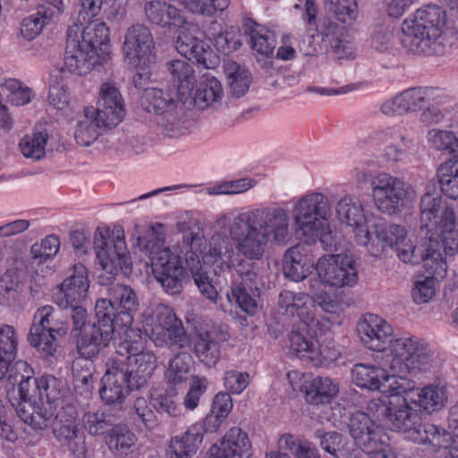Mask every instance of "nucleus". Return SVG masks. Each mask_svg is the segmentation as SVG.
Wrapping results in <instances>:
<instances>
[{"label":"nucleus","mask_w":458,"mask_h":458,"mask_svg":"<svg viewBox=\"0 0 458 458\" xmlns=\"http://www.w3.org/2000/svg\"><path fill=\"white\" fill-rule=\"evenodd\" d=\"M216 223L223 233H215L208 242L193 233L184 236L190 245L187 268L201 294L212 302L218 293L205 267L233 268L243 282L253 284L258 278L254 262L262 259L268 243L285 245L291 239L288 212L279 206L231 210Z\"/></svg>","instance_id":"obj_1"},{"label":"nucleus","mask_w":458,"mask_h":458,"mask_svg":"<svg viewBox=\"0 0 458 458\" xmlns=\"http://www.w3.org/2000/svg\"><path fill=\"white\" fill-rule=\"evenodd\" d=\"M357 331L363 344L377 352L376 360L391 371L410 373L421 379L437 367L428 345L416 336L393 339V327L383 318L369 313L358 322Z\"/></svg>","instance_id":"obj_2"},{"label":"nucleus","mask_w":458,"mask_h":458,"mask_svg":"<svg viewBox=\"0 0 458 458\" xmlns=\"http://www.w3.org/2000/svg\"><path fill=\"white\" fill-rule=\"evenodd\" d=\"M107 298H101L95 305L97 324L87 328L81 347L89 355L99 353L108 346L114 335H127L133 328V315L138 310L139 300L129 285L109 283Z\"/></svg>","instance_id":"obj_3"},{"label":"nucleus","mask_w":458,"mask_h":458,"mask_svg":"<svg viewBox=\"0 0 458 458\" xmlns=\"http://www.w3.org/2000/svg\"><path fill=\"white\" fill-rule=\"evenodd\" d=\"M109 29L99 19L87 24L73 23L67 30L64 69L76 75L88 74L109 51Z\"/></svg>","instance_id":"obj_4"},{"label":"nucleus","mask_w":458,"mask_h":458,"mask_svg":"<svg viewBox=\"0 0 458 458\" xmlns=\"http://www.w3.org/2000/svg\"><path fill=\"white\" fill-rule=\"evenodd\" d=\"M137 244L149 256L153 275L164 290L171 295L181 293L184 269L177 250L164 246L163 225L150 226L144 236L137 238Z\"/></svg>","instance_id":"obj_5"},{"label":"nucleus","mask_w":458,"mask_h":458,"mask_svg":"<svg viewBox=\"0 0 458 458\" xmlns=\"http://www.w3.org/2000/svg\"><path fill=\"white\" fill-rule=\"evenodd\" d=\"M420 228L426 231L424 238L434 246L441 244L446 255L453 256L458 250L455 210L452 205H444L437 191H428L421 198Z\"/></svg>","instance_id":"obj_6"},{"label":"nucleus","mask_w":458,"mask_h":458,"mask_svg":"<svg viewBox=\"0 0 458 458\" xmlns=\"http://www.w3.org/2000/svg\"><path fill=\"white\" fill-rule=\"evenodd\" d=\"M119 337L115 350L120 357L114 360L129 377L131 389H139L152 377L157 366V358L152 351L144 350L140 330H131Z\"/></svg>","instance_id":"obj_7"},{"label":"nucleus","mask_w":458,"mask_h":458,"mask_svg":"<svg viewBox=\"0 0 458 458\" xmlns=\"http://www.w3.org/2000/svg\"><path fill=\"white\" fill-rule=\"evenodd\" d=\"M443 24L444 12L440 7L428 5L417 10L413 18L403 24V46L414 54H432Z\"/></svg>","instance_id":"obj_8"},{"label":"nucleus","mask_w":458,"mask_h":458,"mask_svg":"<svg viewBox=\"0 0 458 458\" xmlns=\"http://www.w3.org/2000/svg\"><path fill=\"white\" fill-rule=\"evenodd\" d=\"M377 360L380 367L362 363L353 366L352 379L357 386L378 391L386 396L408 394L415 388L414 382L408 378L412 377L410 373L391 371L379 360Z\"/></svg>","instance_id":"obj_9"},{"label":"nucleus","mask_w":458,"mask_h":458,"mask_svg":"<svg viewBox=\"0 0 458 458\" xmlns=\"http://www.w3.org/2000/svg\"><path fill=\"white\" fill-rule=\"evenodd\" d=\"M93 245L96 259L103 271L98 276L99 284H107L117 274L118 267H128L130 258L123 232L110 231L107 227H98L94 233Z\"/></svg>","instance_id":"obj_10"},{"label":"nucleus","mask_w":458,"mask_h":458,"mask_svg":"<svg viewBox=\"0 0 458 458\" xmlns=\"http://www.w3.org/2000/svg\"><path fill=\"white\" fill-rule=\"evenodd\" d=\"M145 331L156 346L184 348L190 343L182 321L172 308L163 303H156L151 307L146 319Z\"/></svg>","instance_id":"obj_11"},{"label":"nucleus","mask_w":458,"mask_h":458,"mask_svg":"<svg viewBox=\"0 0 458 458\" xmlns=\"http://www.w3.org/2000/svg\"><path fill=\"white\" fill-rule=\"evenodd\" d=\"M292 213L297 232L302 237H314L331 217L332 207L325 194L309 192L293 203Z\"/></svg>","instance_id":"obj_12"},{"label":"nucleus","mask_w":458,"mask_h":458,"mask_svg":"<svg viewBox=\"0 0 458 458\" xmlns=\"http://www.w3.org/2000/svg\"><path fill=\"white\" fill-rule=\"evenodd\" d=\"M403 394L372 399L367 410L378 421L385 420L394 429L403 434L420 422V411L412 407L414 401L403 396Z\"/></svg>","instance_id":"obj_13"},{"label":"nucleus","mask_w":458,"mask_h":458,"mask_svg":"<svg viewBox=\"0 0 458 458\" xmlns=\"http://www.w3.org/2000/svg\"><path fill=\"white\" fill-rule=\"evenodd\" d=\"M371 191L377 208L387 215L400 213L413 197L410 187L386 173H381L372 179Z\"/></svg>","instance_id":"obj_14"},{"label":"nucleus","mask_w":458,"mask_h":458,"mask_svg":"<svg viewBox=\"0 0 458 458\" xmlns=\"http://www.w3.org/2000/svg\"><path fill=\"white\" fill-rule=\"evenodd\" d=\"M154 48V38L147 26L137 23L127 29L123 54L131 67L143 72L155 63Z\"/></svg>","instance_id":"obj_15"},{"label":"nucleus","mask_w":458,"mask_h":458,"mask_svg":"<svg viewBox=\"0 0 458 458\" xmlns=\"http://www.w3.org/2000/svg\"><path fill=\"white\" fill-rule=\"evenodd\" d=\"M316 269L321 283L332 288L352 287L358 282L356 261L348 255L324 256L317 261Z\"/></svg>","instance_id":"obj_16"},{"label":"nucleus","mask_w":458,"mask_h":458,"mask_svg":"<svg viewBox=\"0 0 458 458\" xmlns=\"http://www.w3.org/2000/svg\"><path fill=\"white\" fill-rule=\"evenodd\" d=\"M175 48L188 60H196L206 68H210L213 55L209 46L199 38V27L184 19L182 25L176 26Z\"/></svg>","instance_id":"obj_17"},{"label":"nucleus","mask_w":458,"mask_h":458,"mask_svg":"<svg viewBox=\"0 0 458 458\" xmlns=\"http://www.w3.org/2000/svg\"><path fill=\"white\" fill-rule=\"evenodd\" d=\"M338 220L351 228L356 242L366 244L369 242L368 232L370 220L364 213V209L360 201L351 196L343 197L335 207Z\"/></svg>","instance_id":"obj_18"},{"label":"nucleus","mask_w":458,"mask_h":458,"mask_svg":"<svg viewBox=\"0 0 458 458\" xmlns=\"http://www.w3.org/2000/svg\"><path fill=\"white\" fill-rule=\"evenodd\" d=\"M89 289V279L87 267L81 263L75 264L72 274L60 284L55 295V302L62 309L82 303L88 298Z\"/></svg>","instance_id":"obj_19"},{"label":"nucleus","mask_w":458,"mask_h":458,"mask_svg":"<svg viewBox=\"0 0 458 458\" xmlns=\"http://www.w3.org/2000/svg\"><path fill=\"white\" fill-rule=\"evenodd\" d=\"M425 268L429 276L417 279L411 290V298L417 304L427 303L433 299L437 283L445 276L447 271L442 254L437 253L426 259Z\"/></svg>","instance_id":"obj_20"},{"label":"nucleus","mask_w":458,"mask_h":458,"mask_svg":"<svg viewBox=\"0 0 458 458\" xmlns=\"http://www.w3.org/2000/svg\"><path fill=\"white\" fill-rule=\"evenodd\" d=\"M95 110L109 128L117 126L125 115L123 98L117 87L110 81L102 83Z\"/></svg>","instance_id":"obj_21"},{"label":"nucleus","mask_w":458,"mask_h":458,"mask_svg":"<svg viewBox=\"0 0 458 458\" xmlns=\"http://www.w3.org/2000/svg\"><path fill=\"white\" fill-rule=\"evenodd\" d=\"M374 228V235L368 232L369 242L360 244L367 249L372 256H378L386 248H395L403 238H406L407 231L404 226L396 224H386L385 222H374L371 225Z\"/></svg>","instance_id":"obj_22"},{"label":"nucleus","mask_w":458,"mask_h":458,"mask_svg":"<svg viewBox=\"0 0 458 458\" xmlns=\"http://www.w3.org/2000/svg\"><path fill=\"white\" fill-rule=\"evenodd\" d=\"M210 458H250L251 444L242 428H230L219 443L209 448Z\"/></svg>","instance_id":"obj_23"},{"label":"nucleus","mask_w":458,"mask_h":458,"mask_svg":"<svg viewBox=\"0 0 458 458\" xmlns=\"http://www.w3.org/2000/svg\"><path fill=\"white\" fill-rule=\"evenodd\" d=\"M128 378L122 367H119L114 359L112 360L101 379V399L109 404L122 403L130 390H132Z\"/></svg>","instance_id":"obj_24"},{"label":"nucleus","mask_w":458,"mask_h":458,"mask_svg":"<svg viewBox=\"0 0 458 458\" xmlns=\"http://www.w3.org/2000/svg\"><path fill=\"white\" fill-rule=\"evenodd\" d=\"M363 411H355L351 415L349 431L357 445L363 451L371 450L382 440L381 431L376 426V419Z\"/></svg>","instance_id":"obj_25"},{"label":"nucleus","mask_w":458,"mask_h":458,"mask_svg":"<svg viewBox=\"0 0 458 458\" xmlns=\"http://www.w3.org/2000/svg\"><path fill=\"white\" fill-rule=\"evenodd\" d=\"M278 306L286 316L298 317L303 323V331L314 321V306L307 293L284 290L278 296Z\"/></svg>","instance_id":"obj_26"},{"label":"nucleus","mask_w":458,"mask_h":458,"mask_svg":"<svg viewBox=\"0 0 458 458\" xmlns=\"http://www.w3.org/2000/svg\"><path fill=\"white\" fill-rule=\"evenodd\" d=\"M104 128H109V126L100 121L95 107H84L75 118L74 140L78 145L89 147L98 138Z\"/></svg>","instance_id":"obj_27"},{"label":"nucleus","mask_w":458,"mask_h":458,"mask_svg":"<svg viewBox=\"0 0 458 458\" xmlns=\"http://www.w3.org/2000/svg\"><path fill=\"white\" fill-rule=\"evenodd\" d=\"M56 405L36 401L20 402L16 409L18 416L33 428H47L56 412Z\"/></svg>","instance_id":"obj_28"},{"label":"nucleus","mask_w":458,"mask_h":458,"mask_svg":"<svg viewBox=\"0 0 458 458\" xmlns=\"http://www.w3.org/2000/svg\"><path fill=\"white\" fill-rule=\"evenodd\" d=\"M144 11L148 21L162 28L175 29L185 19L177 7L161 0L147 2Z\"/></svg>","instance_id":"obj_29"},{"label":"nucleus","mask_w":458,"mask_h":458,"mask_svg":"<svg viewBox=\"0 0 458 458\" xmlns=\"http://www.w3.org/2000/svg\"><path fill=\"white\" fill-rule=\"evenodd\" d=\"M441 244L434 246L430 240L425 238V242L418 246L415 243V237L413 235L406 234L402 242L395 247L398 258L404 263L417 264L420 261L426 265V259L434 256L435 253L442 254Z\"/></svg>","instance_id":"obj_30"},{"label":"nucleus","mask_w":458,"mask_h":458,"mask_svg":"<svg viewBox=\"0 0 458 458\" xmlns=\"http://www.w3.org/2000/svg\"><path fill=\"white\" fill-rule=\"evenodd\" d=\"M11 372L7 377L8 389L18 385L21 402L32 401V398L38 394V379L32 377V369L26 361L18 360L13 364Z\"/></svg>","instance_id":"obj_31"},{"label":"nucleus","mask_w":458,"mask_h":458,"mask_svg":"<svg viewBox=\"0 0 458 458\" xmlns=\"http://www.w3.org/2000/svg\"><path fill=\"white\" fill-rule=\"evenodd\" d=\"M167 71L176 88L177 97L186 101L196 81L192 65L184 59L172 60L167 63Z\"/></svg>","instance_id":"obj_32"},{"label":"nucleus","mask_w":458,"mask_h":458,"mask_svg":"<svg viewBox=\"0 0 458 458\" xmlns=\"http://www.w3.org/2000/svg\"><path fill=\"white\" fill-rule=\"evenodd\" d=\"M203 434L200 426L189 428L180 437L172 438L168 448V458H191L202 442Z\"/></svg>","instance_id":"obj_33"},{"label":"nucleus","mask_w":458,"mask_h":458,"mask_svg":"<svg viewBox=\"0 0 458 458\" xmlns=\"http://www.w3.org/2000/svg\"><path fill=\"white\" fill-rule=\"evenodd\" d=\"M223 97L224 89L220 81L213 76H206L197 85L192 101L196 108L204 110L219 105L222 102Z\"/></svg>","instance_id":"obj_34"},{"label":"nucleus","mask_w":458,"mask_h":458,"mask_svg":"<svg viewBox=\"0 0 458 458\" xmlns=\"http://www.w3.org/2000/svg\"><path fill=\"white\" fill-rule=\"evenodd\" d=\"M310 273V261L303 247L290 248L284 256V274L294 282L305 279Z\"/></svg>","instance_id":"obj_35"},{"label":"nucleus","mask_w":458,"mask_h":458,"mask_svg":"<svg viewBox=\"0 0 458 458\" xmlns=\"http://www.w3.org/2000/svg\"><path fill=\"white\" fill-rule=\"evenodd\" d=\"M175 96H177L175 90L165 92L160 89L148 88L144 89L141 105L148 112H155L163 116L166 113L175 110Z\"/></svg>","instance_id":"obj_36"},{"label":"nucleus","mask_w":458,"mask_h":458,"mask_svg":"<svg viewBox=\"0 0 458 458\" xmlns=\"http://www.w3.org/2000/svg\"><path fill=\"white\" fill-rule=\"evenodd\" d=\"M193 351L200 362L211 368L220 358V347L212 332L198 333L193 340Z\"/></svg>","instance_id":"obj_37"},{"label":"nucleus","mask_w":458,"mask_h":458,"mask_svg":"<svg viewBox=\"0 0 458 458\" xmlns=\"http://www.w3.org/2000/svg\"><path fill=\"white\" fill-rule=\"evenodd\" d=\"M224 72L229 94L234 98H241L247 93L251 82V76L247 69L233 61H228L224 64Z\"/></svg>","instance_id":"obj_38"},{"label":"nucleus","mask_w":458,"mask_h":458,"mask_svg":"<svg viewBox=\"0 0 458 458\" xmlns=\"http://www.w3.org/2000/svg\"><path fill=\"white\" fill-rule=\"evenodd\" d=\"M47 141V131L41 127H35L31 133L22 137L19 143V148L24 157L38 161L46 155Z\"/></svg>","instance_id":"obj_39"},{"label":"nucleus","mask_w":458,"mask_h":458,"mask_svg":"<svg viewBox=\"0 0 458 458\" xmlns=\"http://www.w3.org/2000/svg\"><path fill=\"white\" fill-rule=\"evenodd\" d=\"M418 400L414 401L424 411H436L445 406L447 402V390L445 384L436 382L429 384L417 394Z\"/></svg>","instance_id":"obj_40"},{"label":"nucleus","mask_w":458,"mask_h":458,"mask_svg":"<svg viewBox=\"0 0 458 458\" xmlns=\"http://www.w3.org/2000/svg\"><path fill=\"white\" fill-rule=\"evenodd\" d=\"M316 437L319 439L321 448L335 458H351L352 448L342 434L318 430Z\"/></svg>","instance_id":"obj_41"},{"label":"nucleus","mask_w":458,"mask_h":458,"mask_svg":"<svg viewBox=\"0 0 458 458\" xmlns=\"http://www.w3.org/2000/svg\"><path fill=\"white\" fill-rule=\"evenodd\" d=\"M136 442V436L127 426L116 425L110 430L107 445L116 456H126L132 453Z\"/></svg>","instance_id":"obj_42"},{"label":"nucleus","mask_w":458,"mask_h":458,"mask_svg":"<svg viewBox=\"0 0 458 458\" xmlns=\"http://www.w3.org/2000/svg\"><path fill=\"white\" fill-rule=\"evenodd\" d=\"M32 324H38L42 328L59 335H65L68 330L67 322L63 319L61 311L49 305L37 310Z\"/></svg>","instance_id":"obj_43"},{"label":"nucleus","mask_w":458,"mask_h":458,"mask_svg":"<svg viewBox=\"0 0 458 458\" xmlns=\"http://www.w3.org/2000/svg\"><path fill=\"white\" fill-rule=\"evenodd\" d=\"M192 357L187 352L177 353L170 361L165 377L169 383L178 385L186 382L191 372Z\"/></svg>","instance_id":"obj_44"},{"label":"nucleus","mask_w":458,"mask_h":458,"mask_svg":"<svg viewBox=\"0 0 458 458\" xmlns=\"http://www.w3.org/2000/svg\"><path fill=\"white\" fill-rule=\"evenodd\" d=\"M54 417L53 433L61 444L74 438L80 433L72 409L69 408L58 413L55 412Z\"/></svg>","instance_id":"obj_45"},{"label":"nucleus","mask_w":458,"mask_h":458,"mask_svg":"<svg viewBox=\"0 0 458 458\" xmlns=\"http://www.w3.org/2000/svg\"><path fill=\"white\" fill-rule=\"evenodd\" d=\"M251 49L263 56H270L275 48L272 33L264 26L253 23L249 29Z\"/></svg>","instance_id":"obj_46"},{"label":"nucleus","mask_w":458,"mask_h":458,"mask_svg":"<svg viewBox=\"0 0 458 458\" xmlns=\"http://www.w3.org/2000/svg\"><path fill=\"white\" fill-rule=\"evenodd\" d=\"M310 297L312 305L319 307L322 311L330 315H340L344 311V303L340 294L328 293L324 289H316L313 284Z\"/></svg>","instance_id":"obj_47"},{"label":"nucleus","mask_w":458,"mask_h":458,"mask_svg":"<svg viewBox=\"0 0 458 458\" xmlns=\"http://www.w3.org/2000/svg\"><path fill=\"white\" fill-rule=\"evenodd\" d=\"M89 359L79 360L73 363V386L81 395H88L93 387L92 364Z\"/></svg>","instance_id":"obj_48"},{"label":"nucleus","mask_w":458,"mask_h":458,"mask_svg":"<svg viewBox=\"0 0 458 458\" xmlns=\"http://www.w3.org/2000/svg\"><path fill=\"white\" fill-rule=\"evenodd\" d=\"M0 88L7 93L9 101L16 106L29 104L33 98L32 90L14 78L3 79L0 81Z\"/></svg>","instance_id":"obj_49"},{"label":"nucleus","mask_w":458,"mask_h":458,"mask_svg":"<svg viewBox=\"0 0 458 458\" xmlns=\"http://www.w3.org/2000/svg\"><path fill=\"white\" fill-rule=\"evenodd\" d=\"M256 185V181L250 177L217 182L205 189L208 195H235L248 191Z\"/></svg>","instance_id":"obj_50"},{"label":"nucleus","mask_w":458,"mask_h":458,"mask_svg":"<svg viewBox=\"0 0 458 458\" xmlns=\"http://www.w3.org/2000/svg\"><path fill=\"white\" fill-rule=\"evenodd\" d=\"M62 383L51 375L38 378L37 391L39 402L59 406L61 400Z\"/></svg>","instance_id":"obj_51"},{"label":"nucleus","mask_w":458,"mask_h":458,"mask_svg":"<svg viewBox=\"0 0 458 458\" xmlns=\"http://www.w3.org/2000/svg\"><path fill=\"white\" fill-rule=\"evenodd\" d=\"M28 340L33 347L46 356H51L55 352V334L38 324H32Z\"/></svg>","instance_id":"obj_52"},{"label":"nucleus","mask_w":458,"mask_h":458,"mask_svg":"<svg viewBox=\"0 0 458 458\" xmlns=\"http://www.w3.org/2000/svg\"><path fill=\"white\" fill-rule=\"evenodd\" d=\"M443 192L450 199L458 198V167L450 160L440 165L437 172Z\"/></svg>","instance_id":"obj_53"},{"label":"nucleus","mask_w":458,"mask_h":458,"mask_svg":"<svg viewBox=\"0 0 458 458\" xmlns=\"http://www.w3.org/2000/svg\"><path fill=\"white\" fill-rule=\"evenodd\" d=\"M327 11L343 23H352L358 14L355 0H325Z\"/></svg>","instance_id":"obj_54"},{"label":"nucleus","mask_w":458,"mask_h":458,"mask_svg":"<svg viewBox=\"0 0 458 458\" xmlns=\"http://www.w3.org/2000/svg\"><path fill=\"white\" fill-rule=\"evenodd\" d=\"M68 308H70L72 310L71 316H72V325H73V330L79 331V334L77 335V350H78L79 353L82 357L87 358V359H91V358L97 356L98 353H94L92 355L91 354L88 355V354L84 353L81 347V342L87 331V328L96 325L97 321L93 322L92 324H87L88 312H87L86 309H84L81 306V303L73 304L72 306L69 305Z\"/></svg>","instance_id":"obj_55"},{"label":"nucleus","mask_w":458,"mask_h":458,"mask_svg":"<svg viewBox=\"0 0 458 458\" xmlns=\"http://www.w3.org/2000/svg\"><path fill=\"white\" fill-rule=\"evenodd\" d=\"M430 146L447 154L458 153V139L449 131L432 129L428 133Z\"/></svg>","instance_id":"obj_56"},{"label":"nucleus","mask_w":458,"mask_h":458,"mask_svg":"<svg viewBox=\"0 0 458 458\" xmlns=\"http://www.w3.org/2000/svg\"><path fill=\"white\" fill-rule=\"evenodd\" d=\"M60 249L59 238L50 234L42 239L40 243H34L30 247L32 263H42L54 258Z\"/></svg>","instance_id":"obj_57"},{"label":"nucleus","mask_w":458,"mask_h":458,"mask_svg":"<svg viewBox=\"0 0 458 458\" xmlns=\"http://www.w3.org/2000/svg\"><path fill=\"white\" fill-rule=\"evenodd\" d=\"M157 124L163 133L171 138L185 135L190 131L189 124L174 111L161 116Z\"/></svg>","instance_id":"obj_58"},{"label":"nucleus","mask_w":458,"mask_h":458,"mask_svg":"<svg viewBox=\"0 0 458 458\" xmlns=\"http://www.w3.org/2000/svg\"><path fill=\"white\" fill-rule=\"evenodd\" d=\"M64 12L63 0H42L37 7L33 15L44 25L47 26L59 20Z\"/></svg>","instance_id":"obj_59"},{"label":"nucleus","mask_w":458,"mask_h":458,"mask_svg":"<svg viewBox=\"0 0 458 458\" xmlns=\"http://www.w3.org/2000/svg\"><path fill=\"white\" fill-rule=\"evenodd\" d=\"M311 392L315 393L314 402L327 403L339 392L337 382L327 377H317L311 382Z\"/></svg>","instance_id":"obj_60"},{"label":"nucleus","mask_w":458,"mask_h":458,"mask_svg":"<svg viewBox=\"0 0 458 458\" xmlns=\"http://www.w3.org/2000/svg\"><path fill=\"white\" fill-rule=\"evenodd\" d=\"M318 339L310 334L293 331L290 336V349L301 357L312 360L313 351L316 350Z\"/></svg>","instance_id":"obj_61"},{"label":"nucleus","mask_w":458,"mask_h":458,"mask_svg":"<svg viewBox=\"0 0 458 458\" xmlns=\"http://www.w3.org/2000/svg\"><path fill=\"white\" fill-rule=\"evenodd\" d=\"M227 299L231 303L236 304L247 314L253 315L257 310L255 299L242 284L232 287L231 291L227 293Z\"/></svg>","instance_id":"obj_62"},{"label":"nucleus","mask_w":458,"mask_h":458,"mask_svg":"<svg viewBox=\"0 0 458 458\" xmlns=\"http://www.w3.org/2000/svg\"><path fill=\"white\" fill-rule=\"evenodd\" d=\"M317 30L322 37V40L329 45L333 49H335L339 55V50L344 47L340 43V38L343 35L342 29L334 21L324 19L319 25L317 26Z\"/></svg>","instance_id":"obj_63"},{"label":"nucleus","mask_w":458,"mask_h":458,"mask_svg":"<svg viewBox=\"0 0 458 458\" xmlns=\"http://www.w3.org/2000/svg\"><path fill=\"white\" fill-rule=\"evenodd\" d=\"M215 46L218 51L225 55L237 50L242 46L240 30L237 28L231 27L221 32L215 39Z\"/></svg>","instance_id":"obj_64"}]
</instances>
